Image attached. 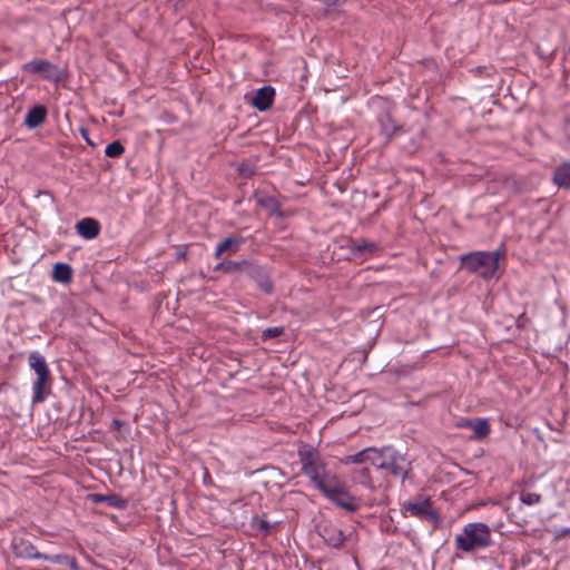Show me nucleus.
<instances>
[{"label":"nucleus","instance_id":"obj_3","mask_svg":"<svg viewBox=\"0 0 570 570\" xmlns=\"http://www.w3.org/2000/svg\"><path fill=\"white\" fill-rule=\"evenodd\" d=\"M501 250L471 252L461 255V267L470 273L478 274L484 279L497 276Z\"/></svg>","mask_w":570,"mask_h":570},{"label":"nucleus","instance_id":"obj_30","mask_svg":"<svg viewBox=\"0 0 570 570\" xmlns=\"http://www.w3.org/2000/svg\"><path fill=\"white\" fill-rule=\"evenodd\" d=\"M285 332L283 326H274V327H267L262 332V340L268 341L271 338L278 337L283 335Z\"/></svg>","mask_w":570,"mask_h":570},{"label":"nucleus","instance_id":"obj_7","mask_svg":"<svg viewBox=\"0 0 570 570\" xmlns=\"http://www.w3.org/2000/svg\"><path fill=\"white\" fill-rule=\"evenodd\" d=\"M316 531L326 547L337 551L347 549L353 541V532L345 533L333 522L318 523Z\"/></svg>","mask_w":570,"mask_h":570},{"label":"nucleus","instance_id":"obj_33","mask_svg":"<svg viewBox=\"0 0 570 570\" xmlns=\"http://www.w3.org/2000/svg\"><path fill=\"white\" fill-rule=\"evenodd\" d=\"M79 131H80V134H81L82 138L87 141V144H89V145H91V146H92L94 144H92V142H91V140L89 139V131H88V129H87V128H85V127H81V128L79 129Z\"/></svg>","mask_w":570,"mask_h":570},{"label":"nucleus","instance_id":"obj_11","mask_svg":"<svg viewBox=\"0 0 570 570\" xmlns=\"http://www.w3.org/2000/svg\"><path fill=\"white\" fill-rule=\"evenodd\" d=\"M246 276L253 279L265 294L271 295L274 292L269 274L263 266L250 262Z\"/></svg>","mask_w":570,"mask_h":570},{"label":"nucleus","instance_id":"obj_18","mask_svg":"<svg viewBox=\"0 0 570 570\" xmlns=\"http://www.w3.org/2000/svg\"><path fill=\"white\" fill-rule=\"evenodd\" d=\"M75 228L79 236L88 240L96 238L101 230L100 223L91 217L78 220Z\"/></svg>","mask_w":570,"mask_h":570},{"label":"nucleus","instance_id":"obj_15","mask_svg":"<svg viewBox=\"0 0 570 570\" xmlns=\"http://www.w3.org/2000/svg\"><path fill=\"white\" fill-rule=\"evenodd\" d=\"M377 121L380 125V135L383 137L385 144L391 142L394 136L402 131V126L397 125L389 112L381 114Z\"/></svg>","mask_w":570,"mask_h":570},{"label":"nucleus","instance_id":"obj_16","mask_svg":"<svg viewBox=\"0 0 570 570\" xmlns=\"http://www.w3.org/2000/svg\"><path fill=\"white\" fill-rule=\"evenodd\" d=\"M87 500L96 504L104 503L110 508H116L119 510H124L128 507V500L116 493H89L87 495Z\"/></svg>","mask_w":570,"mask_h":570},{"label":"nucleus","instance_id":"obj_1","mask_svg":"<svg viewBox=\"0 0 570 570\" xmlns=\"http://www.w3.org/2000/svg\"><path fill=\"white\" fill-rule=\"evenodd\" d=\"M297 455L302 465V473L308 478L313 487L321 493L330 491L332 484H336L340 478L327 469L318 450L309 444H302L298 448Z\"/></svg>","mask_w":570,"mask_h":570},{"label":"nucleus","instance_id":"obj_23","mask_svg":"<svg viewBox=\"0 0 570 570\" xmlns=\"http://www.w3.org/2000/svg\"><path fill=\"white\" fill-rule=\"evenodd\" d=\"M552 180L559 188L570 189V161L562 163L554 169Z\"/></svg>","mask_w":570,"mask_h":570},{"label":"nucleus","instance_id":"obj_26","mask_svg":"<svg viewBox=\"0 0 570 570\" xmlns=\"http://www.w3.org/2000/svg\"><path fill=\"white\" fill-rule=\"evenodd\" d=\"M250 525L257 532L263 535H267L271 533L273 523H271L265 517L255 515L252 518Z\"/></svg>","mask_w":570,"mask_h":570},{"label":"nucleus","instance_id":"obj_34","mask_svg":"<svg viewBox=\"0 0 570 570\" xmlns=\"http://www.w3.org/2000/svg\"><path fill=\"white\" fill-rule=\"evenodd\" d=\"M559 537H570V528H562L560 530Z\"/></svg>","mask_w":570,"mask_h":570},{"label":"nucleus","instance_id":"obj_13","mask_svg":"<svg viewBox=\"0 0 570 570\" xmlns=\"http://www.w3.org/2000/svg\"><path fill=\"white\" fill-rule=\"evenodd\" d=\"M13 553L22 559H40L45 558V553L37 550L35 544L24 538H14L11 543Z\"/></svg>","mask_w":570,"mask_h":570},{"label":"nucleus","instance_id":"obj_17","mask_svg":"<svg viewBox=\"0 0 570 570\" xmlns=\"http://www.w3.org/2000/svg\"><path fill=\"white\" fill-rule=\"evenodd\" d=\"M459 428L471 429L474 432L473 438L475 440H482L490 434V424L487 419H464L458 423Z\"/></svg>","mask_w":570,"mask_h":570},{"label":"nucleus","instance_id":"obj_22","mask_svg":"<svg viewBox=\"0 0 570 570\" xmlns=\"http://www.w3.org/2000/svg\"><path fill=\"white\" fill-rule=\"evenodd\" d=\"M47 118V109L42 105H36L27 112L24 117V125L29 129H35L40 127Z\"/></svg>","mask_w":570,"mask_h":570},{"label":"nucleus","instance_id":"obj_35","mask_svg":"<svg viewBox=\"0 0 570 570\" xmlns=\"http://www.w3.org/2000/svg\"><path fill=\"white\" fill-rule=\"evenodd\" d=\"M112 425H114L115 428L119 429V428L122 425V423H121V421H119V420H114V421H112Z\"/></svg>","mask_w":570,"mask_h":570},{"label":"nucleus","instance_id":"obj_12","mask_svg":"<svg viewBox=\"0 0 570 570\" xmlns=\"http://www.w3.org/2000/svg\"><path fill=\"white\" fill-rule=\"evenodd\" d=\"M245 243V237L242 235H230L223 240H220L214 252L215 258H222L224 255L232 256L235 255L240 246Z\"/></svg>","mask_w":570,"mask_h":570},{"label":"nucleus","instance_id":"obj_8","mask_svg":"<svg viewBox=\"0 0 570 570\" xmlns=\"http://www.w3.org/2000/svg\"><path fill=\"white\" fill-rule=\"evenodd\" d=\"M328 489V492L322 494L337 507L348 512H356L360 509V504L356 499L347 492L345 484L341 479L337 480L336 484H332Z\"/></svg>","mask_w":570,"mask_h":570},{"label":"nucleus","instance_id":"obj_4","mask_svg":"<svg viewBox=\"0 0 570 570\" xmlns=\"http://www.w3.org/2000/svg\"><path fill=\"white\" fill-rule=\"evenodd\" d=\"M491 544L489 527L482 522H473L464 525L462 533L455 537V546L463 552H473Z\"/></svg>","mask_w":570,"mask_h":570},{"label":"nucleus","instance_id":"obj_19","mask_svg":"<svg viewBox=\"0 0 570 570\" xmlns=\"http://www.w3.org/2000/svg\"><path fill=\"white\" fill-rule=\"evenodd\" d=\"M275 89L272 86L259 88L252 99V105L259 111H266L274 102Z\"/></svg>","mask_w":570,"mask_h":570},{"label":"nucleus","instance_id":"obj_2","mask_svg":"<svg viewBox=\"0 0 570 570\" xmlns=\"http://www.w3.org/2000/svg\"><path fill=\"white\" fill-rule=\"evenodd\" d=\"M28 364L37 375L32 383V403H42L46 397L51 394L53 382L52 375L45 356L38 351H33L29 354Z\"/></svg>","mask_w":570,"mask_h":570},{"label":"nucleus","instance_id":"obj_6","mask_svg":"<svg viewBox=\"0 0 570 570\" xmlns=\"http://www.w3.org/2000/svg\"><path fill=\"white\" fill-rule=\"evenodd\" d=\"M402 508L410 515L430 522L433 528H438L442 521L438 510L433 508L431 498L428 495L419 494L413 500L404 502Z\"/></svg>","mask_w":570,"mask_h":570},{"label":"nucleus","instance_id":"obj_9","mask_svg":"<svg viewBox=\"0 0 570 570\" xmlns=\"http://www.w3.org/2000/svg\"><path fill=\"white\" fill-rule=\"evenodd\" d=\"M24 72L40 75L43 79L49 81H59L61 72L58 66L43 59H32L22 65Z\"/></svg>","mask_w":570,"mask_h":570},{"label":"nucleus","instance_id":"obj_27","mask_svg":"<svg viewBox=\"0 0 570 570\" xmlns=\"http://www.w3.org/2000/svg\"><path fill=\"white\" fill-rule=\"evenodd\" d=\"M125 153V147L119 140H115L107 145L105 154L109 158H118Z\"/></svg>","mask_w":570,"mask_h":570},{"label":"nucleus","instance_id":"obj_10","mask_svg":"<svg viewBox=\"0 0 570 570\" xmlns=\"http://www.w3.org/2000/svg\"><path fill=\"white\" fill-rule=\"evenodd\" d=\"M346 248L348 249L351 259L363 263L376 254L379 245L371 240L356 242L351 239Z\"/></svg>","mask_w":570,"mask_h":570},{"label":"nucleus","instance_id":"obj_32","mask_svg":"<svg viewBox=\"0 0 570 570\" xmlns=\"http://www.w3.org/2000/svg\"><path fill=\"white\" fill-rule=\"evenodd\" d=\"M65 564H68V566H69L71 569H73V570H77V569H78V563H77L76 558L70 557V556H68V554H67V557H66Z\"/></svg>","mask_w":570,"mask_h":570},{"label":"nucleus","instance_id":"obj_5","mask_svg":"<svg viewBox=\"0 0 570 570\" xmlns=\"http://www.w3.org/2000/svg\"><path fill=\"white\" fill-rule=\"evenodd\" d=\"M380 453L376 469L387 471L393 478L401 479L402 483L412 478V462L404 454L392 448H383Z\"/></svg>","mask_w":570,"mask_h":570},{"label":"nucleus","instance_id":"obj_24","mask_svg":"<svg viewBox=\"0 0 570 570\" xmlns=\"http://www.w3.org/2000/svg\"><path fill=\"white\" fill-rule=\"evenodd\" d=\"M53 279L63 284H68L72 279V268L66 263H56L53 265Z\"/></svg>","mask_w":570,"mask_h":570},{"label":"nucleus","instance_id":"obj_29","mask_svg":"<svg viewBox=\"0 0 570 570\" xmlns=\"http://www.w3.org/2000/svg\"><path fill=\"white\" fill-rule=\"evenodd\" d=\"M520 499H521L522 503H524L527 505H533V504L540 503L542 500V497L539 493L522 491L520 494Z\"/></svg>","mask_w":570,"mask_h":570},{"label":"nucleus","instance_id":"obj_25","mask_svg":"<svg viewBox=\"0 0 570 570\" xmlns=\"http://www.w3.org/2000/svg\"><path fill=\"white\" fill-rule=\"evenodd\" d=\"M353 480L366 489L372 491L375 490V484L372 480L371 471L367 466L355 469L353 472Z\"/></svg>","mask_w":570,"mask_h":570},{"label":"nucleus","instance_id":"obj_14","mask_svg":"<svg viewBox=\"0 0 570 570\" xmlns=\"http://www.w3.org/2000/svg\"><path fill=\"white\" fill-rule=\"evenodd\" d=\"M252 261H230L224 259L218 263L215 267V272H222L227 275L246 276L248 267Z\"/></svg>","mask_w":570,"mask_h":570},{"label":"nucleus","instance_id":"obj_28","mask_svg":"<svg viewBox=\"0 0 570 570\" xmlns=\"http://www.w3.org/2000/svg\"><path fill=\"white\" fill-rule=\"evenodd\" d=\"M237 171L245 178H249L256 174V166L250 161H243L237 166Z\"/></svg>","mask_w":570,"mask_h":570},{"label":"nucleus","instance_id":"obj_31","mask_svg":"<svg viewBox=\"0 0 570 570\" xmlns=\"http://www.w3.org/2000/svg\"><path fill=\"white\" fill-rule=\"evenodd\" d=\"M66 557L67 554H55V556H49V554H46L45 553V558H40L41 560H47V561H50L52 563H58V564H63L65 561H66Z\"/></svg>","mask_w":570,"mask_h":570},{"label":"nucleus","instance_id":"obj_20","mask_svg":"<svg viewBox=\"0 0 570 570\" xmlns=\"http://www.w3.org/2000/svg\"><path fill=\"white\" fill-rule=\"evenodd\" d=\"M381 458L380 450L376 448H366L355 454L347 455L345 463L363 464L370 463L376 468V463Z\"/></svg>","mask_w":570,"mask_h":570},{"label":"nucleus","instance_id":"obj_21","mask_svg":"<svg viewBox=\"0 0 570 570\" xmlns=\"http://www.w3.org/2000/svg\"><path fill=\"white\" fill-rule=\"evenodd\" d=\"M254 198L256 203L269 212L271 215H275L277 217H283V212L281 208V203L274 197L264 191H255Z\"/></svg>","mask_w":570,"mask_h":570}]
</instances>
